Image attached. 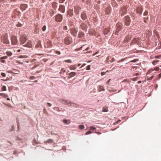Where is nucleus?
Instances as JSON below:
<instances>
[{"label":"nucleus","instance_id":"1","mask_svg":"<svg viewBox=\"0 0 161 161\" xmlns=\"http://www.w3.org/2000/svg\"><path fill=\"white\" fill-rule=\"evenodd\" d=\"M131 36L130 35H127L125 38L123 43L124 46H128L127 44L128 42L131 39Z\"/></svg>","mask_w":161,"mask_h":161},{"label":"nucleus","instance_id":"2","mask_svg":"<svg viewBox=\"0 0 161 161\" xmlns=\"http://www.w3.org/2000/svg\"><path fill=\"white\" fill-rule=\"evenodd\" d=\"M65 44L66 45H69L72 43V39L70 36H67L65 38L64 40Z\"/></svg>","mask_w":161,"mask_h":161},{"label":"nucleus","instance_id":"3","mask_svg":"<svg viewBox=\"0 0 161 161\" xmlns=\"http://www.w3.org/2000/svg\"><path fill=\"white\" fill-rule=\"evenodd\" d=\"M124 22L126 25L128 26L130 25V19L129 16H127L125 17Z\"/></svg>","mask_w":161,"mask_h":161},{"label":"nucleus","instance_id":"4","mask_svg":"<svg viewBox=\"0 0 161 161\" xmlns=\"http://www.w3.org/2000/svg\"><path fill=\"white\" fill-rule=\"evenodd\" d=\"M63 19L62 16L61 14H58L56 15L55 20L57 22H60Z\"/></svg>","mask_w":161,"mask_h":161},{"label":"nucleus","instance_id":"5","mask_svg":"<svg viewBox=\"0 0 161 161\" xmlns=\"http://www.w3.org/2000/svg\"><path fill=\"white\" fill-rule=\"evenodd\" d=\"M126 8V7L122 8L120 11V14L121 16L124 15L127 12Z\"/></svg>","mask_w":161,"mask_h":161},{"label":"nucleus","instance_id":"6","mask_svg":"<svg viewBox=\"0 0 161 161\" xmlns=\"http://www.w3.org/2000/svg\"><path fill=\"white\" fill-rule=\"evenodd\" d=\"M122 24L121 23H118L116 25L117 28L116 29V32H118L122 28Z\"/></svg>","mask_w":161,"mask_h":161},{"label":"nucleus","instance_id":"7","mask_svg":"<svg viewBox=\"0 0 161 161\" xmlns=\"http://www.w3.org/2000/svg\"><path fill=\"white\" fill-rule=\"evenodd\" d=\"M80 27L82 30L86 31L87 28V26L84 23H82L80 25Z\"/></svg>","mask_w":161,"mask_h":161},{"label":"nucleus","instance_id":"8","mask_svg":"<svg viewBox=\"0 0 161 161\" xmlns=\"http://www.w3.org/2000/svg\"><path fill=\"white\" fill-rule=\"evenodd\" d=\"M11 39L12 44H16L17 41L16 36H12Z\"/></svg>","mask_w":161,"mask_h":161},{"label":"nucleus","instance_id":"9","mask_svg":"<svg viewBox=\"0 0 161 161\" xmlns=\"http://www.w3.org/2000/svg\"><path fill=\"white\" fill-rule=\"evenodd\" d=\"M74 9L75 13L76 14H79V12L81 9V8L78 6H77L75 7Z\"/></svg>","mask_w":161,"mask_h":161},{"label":"nucleus","instance_id":"10","mask_svg":"<svg viewBox=\"0 0 161 161\" xmlns=\"http://www.w3.org/2000/svg\"><path fill=\"white\" fill-rule=\"evenodd\" d=\"M60 102L64 104H68L69 106L70 102V101L66 99H61Z\"/></svg>","mask_w":161,"mask_h":161},{"label":"nucleus","instance_id":"11","mask_svg":"<svg viewBox=\"0 0 161 161\" xmlns=\"http://www.w3.org/2000/svg\"><path fill=\"white\" fill-rule=\"evenodd\" d=\"M81 17L83 20H86L87 18L86 13L84 12L82 13L81 15Z\"/></svg>","mask_w":161,"mask_h":161},{"label":"nucleus","instance_id":"12","mask_svg":"<svg viewBox=\"0 0 161 161\" xmlns=\"http://www.w3.org/2000/svg\"><path fill=\"white\" fill-rule=\"evenodd\" d=\"M22 47H31L32 45L31 44V41H28L26 44L23 45Z\"/></svg>","mask_w":161,"mask_h":161},{"label":"nucleus","instance_id":"13","mask_svg":"<svg viewBox=\"0 0 161 161\" xmlns=\"http://www.w3.org/2000/svg\"><path fill=\"white\" fill-rule=\"evenodd\" d=\"M69 106H73L75 108H78L79 107V105L76 103H72L70 102L69 105Z\"/></svg>","mask_w":161,"mask_h":161},{"label":"nucleus","instance_id":"14","mask_svg":"<svg viewBox=\"0 0 161 161\" xmlns=\"http://www.w3.org/2000/svg\"><path fill=\"white\" fill-rule=\"evenodd\" d=\"M71 32L74 36H75L76 35L77 31L75 28H73L71 30Z\"/></svg>","mask_w":161,"mask_h":161},{"label":"nucleus","instance_id":"15","mask_svg":"<svg viewBox=\"0 0 161 161\" xmlns=\"http://www.w3.org/2000/svg\"><path fill=\"white\" fill-rule=\"evenodd\" d=\"M76 73L75 72H72L69 74V78H70L75 76L76 75Z\"/></svg>","mask_w":161,"mask_h":161},{"label":"nucleus","instance_id":"16","mask_svg":"<svg viewBox=\"0 0 161 161\" xmlns=\"http://www.w3.org/2000/svg\"><path fill=\"white\" fill-rule=\"evenodd\" d=\"M62 13H64L65 11L64 6V5H60L58 9Z\"/></svg>","mask_w":161,"mask_h":161},{"label":"nucleus","instance_id":"17","mask_svg":"<svg viewBox=\"0 0 161 161\" xmlns=\"http://www.w3.org/2000/svg\"><path fill=\"white\" fill-rule=\"evenodd\" d=\"M69 68L71 70H74L76 69V64L72 65L69 66Z\"/></svg>","mask_w":161,"mask_h":161},{"label":"nucleus","instance_id":"18","mask_svg":"<svg viewBox=\"0 0 161 161\" xmlns=\"http://www.w3.org/2000/svg\"><path fill=\"white\" fill-rule=\"evenodd\" d=\"M142 11V8L141 7H139L136 9V12L138 13L141 14Z\"/></svg>","mask_w":161,"mask_h":161},{"label":"nucleus","instance_id":"19","mask_svg":"<svg viewBox=\"0 0 161 161\" xmlns=\"http://www.w3.org/2000/svg\"><path fill=\"white\" fill-rule=\"evenodd\" d=\"M140 40V39L139 38H135L132 41V42L133 43H138V42Z\"/></svg>","mask_w":161,"mask_h":161},{"label":"nucleus","instance_id":"20","mask_svg":"<svg viewBox=\"0 0 161 161\" xmlns=\"http://www.w3.org/2000/svg\"><path fill=\"white\" fill-rule=\"evenodd\" d=\"M63 122L64 124L67 125L69 124L70 123V120L64 119Z\"/></svg>","mask_w":161,"mask_h":161},{"label":"nucleus","instance_id":"21","mask_svg":"<svg viewBox=\"0 0 161 161\" xmlns=\"http://www.w3.org/2000/svg\"><path fill=\"white\" fill-rule=\"evenodd\" d=\"M22 39H23V43L21 42L22 41L21 40V44L23 43L26 41L27 40V39L26 38V35H24L23 36H22Z\"/></svg>","mask_w":161,"mask_h":161},{"label":"nucleus","instance_id":"22","mask_svg":"<svg viewBox=\"0 0 161 161\" xmlns=\"http://www.w3.org/2000/svg\"><path fill=\"white\" fill-rule=\"evenodd\" d=\"M98 90L99 91L104 90V89L103 87L102 86H99Z\"/></svg>","mask_w":161,"mask_h":161},{"label":"nucleus","instance_id":"23","mask_svg":"<svg viewBox=\"0 0 161 161\" xmlns=\"http://www.w3.org/2000/svg\"><path fill=\"white\" fill-rule=\"evenodd\" d=\"M108 111V108L107 107H104L103 108V111L104 112H107Z\"/></svg>","mask_w":161,"mask_h":161},{"label":"nucleus","instance_id":"24","mask_svg":"<svg viewBox=\"0 0 161 161\" xmlns=\"http://www.w3.org/2000/svg\"><path fill=\"white\" fill-rule=\"evenodd\" d=\"M3 42L6 44H9V41L8 39H7V37H5V41H3Z\"/></svg>","mask_w":161,"mask_h":161},{"label":"nucleus","instance_id":"25","mask_svg":"<svg viewBox=\"0 0 161 161\" xmlns=\"http://www.w3.org/2000/svg\"><path fill=\"white\" fill-rule=\"evenodd\" d=\"M79 127L80 129H83L85 128V126L83 125H79Z\"/></svg>","mask_w":161,"mask_h":161},{"label":"nucleus","instance_id":"26","mask_svg":"<svg viewBox=\"0 0 161 161\" xmlns=\"http://www.w3.org/2000/svg\"><path fill=\"white\" fill-rule=\"evenodd\" d=\"M6 54L8 56H11L12 55V53L10 52H6Z\"/></svg>","mask_w":161,"mask_h":161},{"label":"nucleus","instance_id":"27","mask_svg":"<svg viewBox=\"0 0 161 161\" xmlns=\"http://www.w3.org/2000/svg\"><path fill=\"white\" fill-rule=\"evenodd\" d=\"M109 32V31L108 30L106 29L104 30L103 31V33L104 35H106Z\"/></svg>","mask_w":161,"mask_h":161},{"label":"nucleus","instance_id":"28","mask_svg":"<svg viewBox=\"0 0 161 161\" xmlns=\"http://www.w3.org/2000/svg\"><path fill=\"white\" fill-rule=\"evenodd\" d=\"M159 61V60H154L153 61V62H152V64L153 65H156V63H157V62H158Z\"/></svg>","mask_w":161,"mask_h":161},{"label":"nucleus","instance_id":"29","mask_svg":"<svg viewBox=\"0 0 161 161\" xmlns=\"http://www.w3.org/2000/svg\"><path fill=\"white\" fill-rule=\"evenodd\" d=\"M151 70L152 71L154 70L156 71H158L159 70V68L158 67H156L154 68V69H151Z\"/></svg>","mask_w":161,"mask_h":161},{"label":"nucleus","instance_id":"30","mask_svg":"<svg viewBox=\"0 0 161 161\" xmlns=\"http://www.w3.org/2000/svg\"><path fill=\"white\" fill-rule=\"evenodd\" d=\"M66 71V70L64 68H62L61 69L60 72V74H61L62 72L65 73Z\"/></svg>","mask_w":161,"mask_h":161},{"label":"nucleus","instance_id":"31","mask_svg":"<svg viewBox=\"0 0 161 161\" xmlns=\"http://www.w3.org/2000/svg\"><path fill=\"white\" fill-rule=\"evenodd\" d=\"M46 29V25L44 26L42 28V30L43 31H44Z\"/></svg>","mask_w":161,"mask_h":161},{"label":"nucleus","instance_id":"32","mask_svg":"<svg viewBox=\"0 0 161 161\" xmlns=\"http://www.w3.org/2000/svg\"><path fill=\"white\" fill-rule=\"evenodd\" d=\"M2 90L3 91H5L6 90V87L4 86H2Z\"/></svg>","mask_w":161,"mask_h":161},{"label":"nucleus","instance_id":"33","mask_svg":"<svg viewBox=\"0 0 161 161\" xmlns=\"http://www.w3.org/2000/svg\"><path fill=\"white\" fill-rule=\"evenodd\" d=\"M138 77H136L134 78H132L131 79V80L133 81H136L137 80Z\"/></svg>","mask_w":161,"mask_h":161},{"label":"nucleus","instance_id":"34","mask_svg":"<svg viewBox=\"0 0 161 161\" xmlns=\"http://www.w3.org/2000/svg\"><path fill=\"white\" fill-rule=\"evenodd\" d=\"M64 62H68V63H71L72 62V61L70 59H68V60H64Z\"/></svg>","mask_w":161,"mask_h":161},{"label":"nucleus","instance_id":"35","mask_svg":"<svg viewBox=\"0 0 161 161\" xmlns=\"http://www.w3.org/2000/svg\"><path fill=\"white\" fill-rule=\"evenodd\" d=\"M7 58V56H4L3 57H2L0 58V59H6Z\"/></svg>","mask_w":161,"mask_h":161},{"label":"nucleus","instance_id":"36","mask_svg":"<svg viewBox=\"0 0 161 161\" xmlns=\"http://www.w3.org/2000/svg\"><path fill=\"white\" fill-rule=\"evenodd\" d=\"M93 31V34H92L91 33V31H89V35H94L95 34V31H94L93 30L92 31Z\"/></svg>","mask_w":161,"mask_h":161},{"label":"nucleus","instance_id":"37","mask_svg":"<svg viewBox=\"0 0 161 161\" xmlns=\"http://www.w3.org/2000/svg\"><path fill=\"white\" fill-rule=\"evenodd\" d=\"M84 35V34L82 32H80V34L79 35V37H80L83 36Z\"/></svg>","mask_w":161,"mask_h":161},{"label":"nucleus","instance_id":"38","mask_svg":"<svg viewBox=\"0 0 161 161\" xmlns=\"http://www.w3.org/2000/svg\"><path fill=\"white\" fill-rule=\"evenodd\" d=\"M53 140L51 139H49L46 141L47 143L51 142H52Z\"/></svg>","mask_w":161,"mask_h":161},{"label":"nucleus","instance_id":"39","mask_svg":"<svg viewBox=\"0 0 161 161\" xmlns=\"http://www.w3.org/2000/svg\"><path fill=\"white\" fill-rule=\"evenodd\" d=\"M90 129L91 130H94L96 129V128L94 126H91L90 127Z\"/></svg>","mask_w":161,"mask_h":161},{"label":"nucleus","instance_id":"40","mask_svg":"<svg viewBox=\"0 0 161 161\" xmlns=\"http://www.w3.org/2000/svg\"><path fill=\"white\" fill-rule=\"evenodd\" d=\"M92 133V132L91 131H88L86 133V135H87L88 134H91Z\"/></svg>","mask_w":161,"mask_h":161},{"label":"nucleus","instance_id":"41","mask_svg":"<svg viewBox=\"0 0 161 161\" xmlns=\"http://www.w3.org/2000/svg\"><path fill=\"white\" fill-rule=\"evenodd\" d=\"M90 67H91V66L90 65L87 66V67L86 69V70H89L90 69Z\"/></svg>","mask_w":161,"mask_h":161},{"label":"nucleus","instance_id":"42","mask_svg":"<svg viewBox=\"0 0 161 161\" xmlns=\"http://www.w3.org/2000/svg\"><path fill=\"white\" fill-rule=\"evenodd\" d=\"M3 96L5 98L7 97H8V95L7 94L4 93H3Z\"/></svg>","mask_w":161,"mask_h":161},{"label":"nucleus","instance_id":"43","mask_svg":"<svg viewBox=\"0 0 161 161\" xmlns=\"http://www.w3.org/2000/svg\"><path fill=\"white\" fill-rule=\"evenodd\" d=\"M1 75L3 76V77H5L6 76V74L5 73H1Z\"/></svg>","mask_w":161,"mask_h":161},{"label":"nucleus","instance_id":"44","mask_svg":"<svg viewBox=\"0 0 161 161\" xmlns=\"http://www.w3.org/2000/svg\"><path fill=\"white\" fill-rule=\"evenodd\" d=\"M110 62H114V61H115V59L114 58H111V60L110 61Z\"/></svg>","mask_w":161,"mask_h":161},{"label":"nucleus","instance_id":"45","mask_svg":"<svg viewBox=\"0 0 161 161\" xmlns=\"http://www.w3.org/2000/svg\"><path fill=\"white\" fill-rule=\"evenodd\" d=\"M148 14V12L147 11H146L144 13L143 15L144 16L147 15Z\"/></svg>","mask_w":161,"mask_h":161},{"label":"nucleus","instance_id":"46","mask_svg":"<svg viewBox=\"0 0 161 161\" xmlns=\"http://www.w3.org/2000/svg\"><path fill=\"white\" fill-rule=\"evenodd\" d=\"M56 53L58 55H60L61 54L60 52L58 51H56Z\"/></svg>","mask_w":161,"mask_h":161},{"label":"nucleus","instance_id":"47","mask_svg":"<svg viewBox=\"0 0 161 161\" xmlns=\"http://www.w3.org/2000/svg\"><path fill=\"white\" fill-rule=\"evenodd\" d=\"M160 57L159 56H156L154 57V58H159V57Z\"/></svg>","mask_w":161,"mask_h":161},{"label":"nucleus","instance_id":"48","mask_svg":"<svg viewBox=\"0 0 161 161\" xmlns=\"http://www.w3.org/2000/svg\"><path fill=\"white\" fill-rule=\"evenodd\" d=\"M63 29L64 30H67V26H65L64 27Z\"/></svg>","mask_w":161,"mask_h":161},{"label":"nucleus","instance_id":"49","mask_svg":"<svg viewBox=\"0 0 161 161\" xmlns=\"http://www.w3.org/2000/svg\"><path fill=\"white\" fill-rule=\"evenodd\" d=\"M65 0H60L59 2L61 3H63Z\"/></svg>","mask_w":161,"mask_h":161},{"label":"nucleus","instance_id":"50","mask_svg":"<svg viewBox=\"0 0 161 161\" xmlns=\"http://www.w3.org/2000/svg\"><path fill=\"white\" fill-rule=\"evenodd\" d=\"M106 72H102L101 73V75H105L106 74Z\"/></svg>","mask_w":161,"mask_h":161},{"label":"nucleus","instance_id":"51","mask_svg":"<svg viewBox=\"0 0 161 161\" xmlns=\"http://www.w3.org/2000/svg\"><path fill=\"white\" fill-rule=\"evenodd\" d=\"M47 105H48V106L49 107H51V106H52V104H51L50 103H47Z\"/></svg>","mask_w":161,"mask_h":161},{"label":"nucleus","instance_id":"52","mask_svg":"<svg viewBox=\"0 0 161 161\" xmlns=\"http://www.w3.org/2000/svg\"><path fill=\"white\" fill-rule=\"evenodd\" d=\"M136 61H137V60H136L134 59V60H133L131 61H130V62H132L135 63V62H136Z\"/></svg>","mask_w":161,"mask_h":161},{"label":"nucleus","instance_id":"53","mask_svg":"<svg viewBox=\"0 0 161 161\" xmlns=\"http://www.w3.org/2000/svg\"><path fill=\"white\" fill-rule=\"evenodd\" d=\"M153 76H151V77H150V78H148V79H147V80H152V79L153 78Z\"/></svg>","mask_w":161,"mask_h":161},{"label":"nucleus","instance_id":"54","mask_svg":"<svg viewBox=\"0 0 161 161\" xmlns=\"http://www.w3.org/2000/svg\"><path fill=\"white\" fill-rule=\"evenodd\" d=\"M141 73H137L136 74H135V75H140Z\"/></svg>","mask_w":161,"mask_h":161},{"label":"nucleus","instance_id":"55","mask_svg":"<svg viewBox=\"0 0 161 161\" xmlns=\"http://www.w3.org/2000/svg\"><path fill=\"white\" fill-rule=\"evenodd\" d=\"M64 32L63 31H61V32H59V34L60 35V34H64Z\"/></svg>","mask_w":161,"mask_h":161},{"label":"nucleus","instance_id":"56","mask_svg":"<svg viewBox=\"0 0 161 161\" xmlns=\"http://www.w3.org/2000/svg\"><path fill=\"white\" fill-rule=\"evenodd\" d=\"M124 58H123V59H121L119 61H118V63H119V62H122V61H124Z\"/></svg>","mask_w":161,"mask_h":161},{"label":"nucleus","instance_id":"57","mask_svg":"<svg viewBox=\"0 0 161 161\" xmlns=\"http://www.w3.org/2000/svg\"><path fill=\"white\" fill-rule=\"evenodd\" d=\"M86 64H83L82 66L80 67V68H81L82 67H83V66H85L86 65Z\"/></svg>","mask_w":161,"mask_h":161},{"label":"nucleus","instance_id":"58","mask_svg":"<svg viewBox=\"0 0 161 161\" xmlns=\"http://www.w3.org/2000/svg\"><path fill=\"white\" fill-rule=\"evenodd\" d=\"M30 78L31 79H34V78H35V77L33 76H31V77H30Z\"/></svg>","mask_w":161,"mask_h":161},{"label":"nucleus","instance_id":"59","mask_svg":"<svg viewBox=\"0 0 161 161\" xmlns=\"http://www.w3.org/2000/svg\"><path fill=\"white\" fill-rule=\"evenodd\" d=\"M161 78V73H160L159 75H158V78L159 79H160Z\"/></svg>","mask_w":161,"mask_h":161},{"label":"nucleus","instance_id":"60","mask_svg":"<svg viewBox=\"0 0 161 161\" xmlns=\"http://www.w3.org/2000/svg\"><path fill=\"white\" fill-rule=\"evenodd\" d=\"M151 71H150V70H149L147 72V74H150L151 73Z\"/></svg>","mask_w":161,"mask_h":161},{"label":"nucleus","instance_id":"61","mask_svg":"<svg viewBox=\"0 0 161 161\" xmlns=\"http://www.w3.org/2000/svg\"><path fill=\"white\" fill-rule=\"evenodd\" d=\"M89 49V47H88L85 49L86 51H87Z\"/></svg>","mask_w":161,"mask_h":161},{"label":"nucleus","instance_id":"62","mask_svg":"<svg viewBox=\"0 0 161 161\" xmlns=\"http://www.w3.org/2000/svg\"><path fill=\"white\" fill-rule=\"evenodd\" d=\"M82 47H81L79 48L78 49V50H81L82 49Z\"/></svg>","mask_w":161,"mask_h":161},{"label":"nucleus","instance_id":"63","mask_svg":"<svg viewBox=\"0 0 161 161\" xmlns=\"http://www.w3.org/2000/svg\"><path fill=\"white\" fill-rule=\"evenodd\" d=\"M1 62H2V63H4L5 62V61L4 60H1Z\"/></svg>","mask_w":161,"mask_h":161},{"label":"nucleus","instance_id":"64","mask_svg":"<svg viewBox=\"0 0 161 161\" xmlns=\"http://www.w3.org/2000/svg\"><path fill=\"white\" fill-rule=\"evenodd\" d=\"M141 82H142L141 81H139L137 82V83L140 84V83H141Z\"/></svg>","mask_w":161,"mask_h":161}]
</instances>
